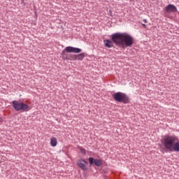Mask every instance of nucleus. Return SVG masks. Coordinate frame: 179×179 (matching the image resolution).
<instances>
[{"label": "nucleus", "mask_w": 179, "mask_h": 179, "mask_svg": "<svg viewBox=\"0 0 179 179\" xmlns=\"http://www.w3.org/2000/svg\"><path fill=\"white\" fill-rule=\"evenodd\" d=\"M110 38L116 47L127 48L134 45V37L127 32H116L110 35Z\"/></svg>", "instance_id": "nucleus-1"}, {"label": "nucleus", "mask_w": 179, "mask_h": 179, "mask_svg": "<svg viewBox=\"0 0 179 179\" xmlns=\"http://www.w3.org/2000/svg\"><path fill=\"white\" fill-rule=\"evenodd\" d=\"M161 143L164 146L162 148L165 153L167 152H179L178 137L176 135H165L161 140Z\"/></svg>", "instance_id": "nucleus-2"}, {"label": "nucleus", "mask_w": 179, "mask_h": 179, "mask_svg": "<svg viewBox=\"0 0 179 179\" xmlns=\"http://www.w3.org/2000/svg\"><path fill=\"white\" fill-rule=\"evenodd\" d=\"M113 99L117 103H123V104H129L131 100L129 99V96L127 95V94L117 92L112 94Z\"/></svg>", "instance_id": "nucleus-3"}, {"label": "nucleus", "mask_w": 179, "mask_h": 179, "mask_svg": "<svg viewBox=\"0 0 179 179\" xmlns=\"http://www.w3.org/2000/svg\"><path fill=\"white\" fill-rule=\"evenodd\" d=\"M68 52H74L75 54H79L82 52V49L79 48L72 47V46L66 47L61 54L63 59H66L68 61V59L69 58V56H70V55L68 54Z\"/></svg>", "instance_id": "nucleus-4"}, {"label": "nucleus", "mask_w": 179, "mask_h": 179, "mask_svg": "<svg viewBox=\"0 0 179 179\" xmlns=\"http://www.w3.org/2000/svg\"><path fill=\"white\" fill-rule=\"evenodd\" d=\"M12 104L15 111L27 112L31 110L30 106L23 101H13Z\"/></svg>", "instance_id": "nucleus-5"}, {"label": "nucleus", "mask_w": 179, "mask_h": 179, "mask_svg": "<svg viewBox=\"0 0 179 179\" xmlns=\"http://www.w3.org/2000/svg\"><path fill=\"white\" fill-rule=\"evenodd\" d=\"M88 162L90 163V166H96V167H101L103 166V162H101V159H94V157H90L88 159Z\"/></svg>", "instance_id": "nucleus-6"}, {"label": "nucleus", "mask_w": 179, "mask_h": 179, "mask_svg": "<svg viewBox=\"0 0 179 179\" xmlns=\"http://www.w3.org/2000/svg\"><path fill=\"white\" fill-rule=\"evenodd\" d=\"M165 11L167 12V13H174L177 12V7L173 4H169L165 7Z\"/></svg>", "instance_id": "nucleus-7"}, {"label": "nucleus", "mask_w": 179, "mask_h": 179, "mask_svg": "<svg viewBox=\"0 0 179 179\" xmlns=\"http://www.w3.org/2000/svg\"><path fill=\"white\" fill-rule=\"evenodd\" d=\"M87 162L85 159H81L78 162V166L81 169V170H87V167H86V164H87Z\"/></svg>", "instance_id": "nucleus-8"}, {"label": "nucleus", "mask_w": 179, "mask_h": 179, "mask_svg": "<svg viewBox=\"0 0 179 179\" xmlns=\"http://www.w3.org/2000/svg\"><path fill=\"white\" fill-rule=\"evenodd\" d=\"M103 43L106 48H113V47H114V41H113V39H105L103 40Z\"/></svg>", "instance_id": "nucleus-9"}, {"label": "nucleus", "mask_w": 179, "mask_h": 179, "mask_svg": "<svg viewBox=\"0 0 179 179\" xmlns=\"http://www.w3.org/2000/svg\"><path fill=\"white\" fill-rule=\"evenodd\" d=\"M85 53H80L78 55H76V61H83V58H85Z\"/></svg>", "instance_id": "nucleus-10"}, {"label": "nucleus", "mask_w": 179, "mask_h": 179, "mask_svg": "<svg viewBox=\"0 0 179 179\" xmlns=\"http://www.w3.org/2000/svg\"><path fill=\"white\" fill-rule=\"evenodd\" d=\"M57 138H51V140H50V145H51V146L55 148V146H57Z\"/></svg>", "instance_id": "nucleus-11"}, {"label": "nucleus", "mask_w": 179, "mask_h": 179, "mask_svg": "<svg viewBox=\"0 0 179 179\" xmlns=\"http://www.w3.org/2000/svg\"><path fill=\"white\" fill-rule=\"evenodd\" d=\"M67 61H76V55H70Z\"/></svg>", "instance_id": "nucleus-12"}, {"label": "nucleus", "mask_w": 179, "mask_h": 179, "mask_svg": "<svg viewBox=\"0 0 179 179\" xmlns=\"http://www.w3.org/2000/svg\"><path fill=\"white\" fill-rule=\"evenodd\" d=\"M79 150L80 151V153H82V155H86V150H85L84 148H82L81 147L79 148Z\"/></svg>", "instance_id": "nucleus-13"}, {"label": "nucleus", "mask_w": 179, "mask_h": 179, "mask_svg": "<svg viewBox=\"0 0 179 179\" xmlns=\"http://www.w3.org/2000/svg\"><path fill=\"white\" fill-rule=\"evenodd\" d=\"M143 22H144V23H148V20L146 19H144Z\"/></svg>", "instance_id": "nucleus-14"}, {"label": "nucleus", "mask_w": 179, "mask_h": 179, "mask_svg": "<svg viewBox=\"0 0 179 179\" xmlns=\"http://www.w3.org/2000/svg\"><path fill=\"white\" fill-rule=\"evenodd\" d=\"M142 26H143V27H146V24H142Z\"/></svg>", "instance_id": "nucleus-15"}, {"label": "nucleus", "mask_w": 179, "mask_h": 179, "mask_svg": "<svg viewBox=\"0 0 179 179\" xmlns=\"http://www.w3.org/2000/svg\"><path fill=\"white\" fill-rule=\"evenodd\" d=\"M130 1V2H132V1H135V0H129Z\"/></svg>", "instance_id": "nucleus-16"}, {"label": "nucleus", "mask_w": 179, "mask_h": 179, "mask_svg": "<svg viewBox=\"0 0 179 179\" xmlns=\"http://www.w3.org/2000/svg\"><path fill=\"white\" fill-rule=\"evenodd\" d=\"M8 1H10V0H8Z\"/></svg>", "instance_id": "nucleus-17"}, {"label": "nucleus", "mask_w": 179, "mask_h": 179, "mask_svg": "<svg viewBox=\"0 0 179 179\" xmlns=\"http://www.w3.org/2000/svg\"><path fill=\"white\" fill-rule=\"evenodd\" d=\"M136 1H138V0H136Z\"/></svg>", "instance_id": "nucleus-18"}]
</instances>
